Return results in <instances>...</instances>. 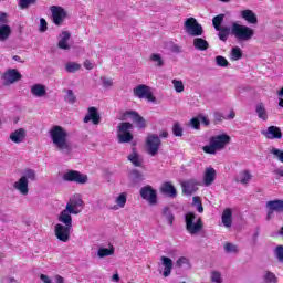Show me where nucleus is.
I'll use <instances>...</instances> for the list:
<instances>
[{
    "label": "nucleus",
    "instance_id": "1",
    "mask_svg": "<svg viewBox=\"0 0 283 283\" xmlns=\"http://www.w3.org/2000/svg\"><path fill=\"white\" fill-rule=\"evenodd\" d=\"M51 143L62 154H69L72 149L67 142V130L62 126H52L49 130Z\"/></svg>",
    "mask_w": 283,
    "mask_h": 283
},
{
    "label": "nucleus",
    "instance_id": "2",
    "mask_svg": "<svg viewBox=\"0 0 283 283\" xmlns=\"http://www.w3.org/2000/svg\"><path fill=\"white\" fill-rule=\"evenodd\" d=\"M83 209H85V202L83 201V197L76 193L69 199L65 209L60 212V216L72 220V216H78V213H81Z\"/></svg>",
    "mask_w": 283,
    "mask_h": 283
},
{
    "label": "nucleus",
    "instance_id": "3",
    "mask_svg": "<svg viewBox=\"0 0 283 283\" xmlns=\"http://www.w3.org/2000/svg\"><path fill=\"white\" fill-rule=\"evenodd\" d=\"M229 143H231V136L227 134L216 135L210 137L209 145L203 146L202 150L205 154L216 156V154H218V151H222Z\"/></svg>",
    "mask_w": 283,
    "mask_h": 283
},
{
    "label": "nucleus",
    "instance_id": "4",
    "mask_svg": "<svg viewBox=\"0 0 283 283\" xmlns=\"http://www.w3.org/2000/svg\"><path fill=\"white\" fill-rule=\"evenodd\" d=\"M36 180V172L32 169H27L22 176L13 184L14 191L20 196H28L30 193V182Z\"/></svg>",
    "mask_w": 283,
    "mask_h": 283
},
{
    "label": "nucleus",
    "instance_id": "5",
    "mask_svg": "<svg viewBox=\"0 0 283 283\" xmlns=\"http://www.w3.org/2000/svg\"><path fill=\"white\" fill-rule=\"evenodd\" d=\"M61 223L55 224L54 234L60 242H70V233H72V219H67L61 214L57 216Z\"/></svg>",
    "mask_w": 283,
    "mask_h": 283
},
{
    "label": "nucleus",
    "instance_id": "6",
    "mask_svg": "<svg viewBox=\"0 0 283 283\" xmlns=\"http://www.w3.org/2000/svg\"><path fill=\"white\" fill-rule=\"evenodd\" d=\"M231 33L235 36L239 43H247V41H251V39L255 36V30L251 29L249 25L240 24L238 22L232 23Z\"/></svg>",
    "mask_w": 283,
    "mask_h": 283
},
{
    "label": "nucleus",
    "instance_id": "7",
    "mask_svg": "<svg viewBox=\"0 0 283 283\" xmlns=\"http://www.w3.org/2000/svg\"><path fill=\"white\" fill-rule=\"evenodd\" d=\"M186 231L189 235H198L202 231L205 223H202V218L198 217L193 212H187L185 214Z\"/></svg>",
    "mask_w": 283,
    "mask_h": 283
},
{
    "label": "nucleus",
    "instance_id": "8",
    "mask_svg": "<svg viewBox=\"0 0 283 283\" xmlns=\"http://www.w3.org/2000/svg\"><path fill=\"white\" fill-rule=\"evenodd\" d=\"M184 29L186 34L189 36H202L205 34V29H202V24L198 23L196 18H188L184 23Z\"/></svg>",
    "mask_w": 283,
    "mask_h": 283
},
{
    "label": "nucleus",
    "instance_id": "9",
    "mask_svg": "<svg viewBox=\"0 0 283 283\" xmlns=\"http://www.w3.org/2000/svg\"><path fill=\"white\" fill-rule=\"evenodd\" d=\"M132 129L134 125L132 123H120L117 127V140L118 143H132L134 140V135H132Z\"/></svg>",
    "mask_w": 283,
    "mask_h": 283
},
{
    "label": "nucleus",
    "instance_id": "10",
    "mask_svg": "<svg viewBox=\"0 0 283 283\" xmlns=\"http://www.w3.org/2000/svg\"><path fill=\"white\" fill-rule=\"evenodd\" d=\"M139 195L142 196L143 200H146V202H148V205H156L158 202V192L156 191V189H154V187L149 185L144 186L139 190Z\"/></svg>",
    "mask_w": 283,
    "mask_h": 283
},
{
    "label": "nucleus",
    "instance_id": "11",
    "mask_svg": "<svg viewBox=\"0 0 283 283\" xmlns=\"http://www.w3.org/2000/svg\"><path fill=\"white\" fill-rule=\"evenodd\" d=\"M50 10L54 25H63V21L67 18V11L59 6H52Z\"/></svg>",
    "mask_w": 283,
    "mask_h": 283
},
{
    "label": "nucleus",
    "instance_id": "12",
    "mask_svg": "<svg viewBox=\"0 0 283 283\" xmlns=\"http://www.w3.org/2000/svg\"><path fill=\"white\" fill-rule=\"evenodd\" d=\"M133 92L137 98H145L148 103H155L156 101L154 93H151V88L145 84L138 85Z\"/></svg>",
    "mask_w": 283,
    "mask_h": 283
},
{
    "label": "nucleus",
    "instance_id": "13",
    "mask_svg": "<svg viewBox=\"0 0 283 283\" xmlns=\"http://www.w3.org/2000/svg\"><path fill=\"white\" fill-rule=\"evenodd\" d=\"M62 178L66 182H76L77 185H85L87 182V175H83L76 170L64 172Z\"/></svg>",
    "mask_w": 283,
    "mask_h": 283
},
{
    "label": "nucleus",
    "instance_id": "14",
    "mask_svg": "<svg viewBox=\"0 0 283 283\" xmlns=\"http://www.w3.org/2000/svg\"><path fill=\"white\" fill-rule=\"evenodd\" d=\"M160 137L158 135H148L146 138V149L150 156H156L160 149Z\"/></svg>",
    "mask_w": 283,
    "mask_h": 283
},
{
    "label": "nucleus",
    "instance_id": "15",
    "mask_svg": "<svg viewBox=\"0 0 283 283\" xmlns=\"http://www.w3.org/2000/svg\"><path fill=\"white\" fill-rule=\"evenodd\" d=\"M2 78H3L4 85L8 86V85H13V83L21 81L22 75L21 73H19L17 69H11L4 72V74L2 75Z\"/></svg>",
    "mask_w": 283,
    "mask_h": 283
},
{
    "label": "nucleus",
    "instance_id": "16",
    "mask_svg": "<svg viewBox=\"0 0 283 283\" xmlns=\"http://www.w3.org/2000/svg\"><path fill=\"white\" fill-rule=\"evenodd\" d=\"M182 192L186 193V196H191L192 193H196L198 190V186L200 185V181L198 179H188L180 182Z\"/></svg>",
    "mask_w": 283,
    "mask_h": 283
},
{
    "label": "nucleus",
    "instance_id": "17",
    "mask_svg": "<svg viewBox=\"0 0 283 283\" xmlns=\"http://www.w3.org/2000/svg\"><path fill=\"white\" fill-rule=\"evenodd\" d=\"M124 120H132L133 123H136L139 129H145V119L134 111H127L124 114Z\"/></svg>",
    "mask_w": 283,
    "mask_h": 283
},
{
    "label": "nucleus",
    "instance_id": "18",
    "mask_svg": "<svg viewBox=\"0 0 283 283\" xmlns=\"http://www.w3.org/2000/svg\"><path fill=\"white\" fill-rule=\"evenodd\" d=\"M269 140H280L282 138V129L277 126H270L266 130L261 132Z\"/></svg>",
    "mask_w": 283,
    "mask_h": 283
},
{
    "label": "nucleus",
    "instance_id": "19",
    "mask_svg": "<svg viewBox=\"0 0 283 283\" xmlns=\"http://www.w3.org/2000/svg\"><path fill=\"white\" fill-rule=\"evenodd\" d=\"M28 136V132L25 128H18L13 130L10 135V142L14 143L15 145H21L25 140V137Z\"/></svg>",
    "mask_w": 283,
    "mask_h": 283
},
{
    "label": "nucleus",
    "instance_id": "20",
    "mask_svg": "<svg viewBox=\"0 0 283 283\" xmlns=\"http://www.w3.org/2000/svg\"><path fill=\"white\" fill-rule=\"evenodd\" d=\"M240 17L243 21H247L249 25H258V14L251 9L240 11Z\"/></svg>",
    "mask_w": 283,
    "mask_h": 283
},
{
    "label": "nucleus",
    "instance_id": "21",
    "mask_svg": "<svg viewBox=\"0 0 283 283\" xmlns=\"http://www.w3.org/2000/svg\"><path fill=\"white\" fill-rule=\"evenodd\" d=\"M93 123V125H101V114L96 107H90L87 114L84 117V123Z\"/></svg>",
    "mask_w": 283,
    "mask_h": 283
},
{
    "label": "nucleus",
    "instance_id": "22",
    "mask_svg": "<svg viewBox=\"0 0 283 283\" xmlns=\"http://www.w3.org/2000/svg\"><path fill=\"white\" fill-rule=\"evenodd\" d=\"M216 176H217L216 168L213 167L206 168L203 172L205 187H211V185L216 182Z\"/></svg>",
    "mask_w": 283,
    "mask_h": 283
},
{
    "label": "nucleus",
    "instance_id": "23",
    "mask_svg": "<svg viewBox=\"0 0 283 283\" xmlns=\"http://www.w3.org/2000/svg\"><path fill=\"white\" fill-rule=\"evenodd\" d=\"M31 94L35 98H43L44 96H48V87L43 84H33L31 86Z\"/></svg>",
    "mask_w": 283,
    "mask_h": 283
},
{
    "label": "nucleus",
    "instance_id": "24",
    "mask_svg": "<svg viewBox=\"0 0 283 283\" xmlns=\"http://www.w3.org/2000/svg\"><path fill=\"white\" fill-rule=\"evenodd\" d=\"M161 265L164 266L163 275L164 277H169L171 271H174V261L169 256H161Z\"/></svg>",
    "mask_w": 283,
    "mask_h": 283
},
{
    "label": "nucleus",
    "instance_id": "25",
    "mask_svg": "<svg viewBox=\"0 0 283 283\" xmlns=\"http://www.w3.org/2000/svg\"><path fill=\"white\" fill-rule=\"evenodd\" d=\"M266 209L269 211H275L276 213H283V200L275 199L266 202Z\"/></svg>",
    "mask_w": 283,
    "mask_h": 283
},
{
    "label": "nucleus",
    "instance_id": "26",
    "mask_svg": "<svg viewBox=\"0 0 283 283\" xmlns=\"http://www.w3.org/2000/svg\"><path fill=\"white\" fill-rule=\"evenodd\" d=\"M125 205H127V193L122 192L115 198V205L111 209L112 211H118V209H125Z\"/></svg>",
    "mask_w": 283,
    "mask_h": 283
},
{
    "label": "nucleus",
    "instance_id": "27",
    "mask_svg": "<svg viewBox=\"0 0 283 283\" xmlns=\"http://www.w3.org/2000/svg\"><path fill=\"white\" fill-rule=\"evenodd\" d=\"M221 221L226 229H231V226L233 224V212L231 211V209L227 208L226 210H223Z\"/></svg>",
    "mask_w": 283,
    "mask_h": 283
},
{
    "label": "nucleus",
    "instance_id": "28",
    "mask_svg": "<svg viewBox=\"0 0 283 283\" xmlns=\"http://www.w3.org/2000/svg\"><path fill=\"white\" fill-rule=\"evenodd\" d=\"M70 32L67 31H63L61 34H60V40L57 42V48H60V50H70Z\"/></svg>",
    "mask_w": 283,
    "mask_h": 283
},
{
    "label": "nucleus",
    "instance_id": "29",
    "mask_svg": "<svg viewBox=\"0 0 283 283\" xmlns=\"http://www.w3.org/2000/svg\"><path fill=\"white\" fill-rule=\"evenodd\" d=\"M255 114L260 120H263L264 123L269 120V112H266V106H264V103H259L255 105Z\"/></svg>",
    "mask_w": 283,
    "mask_h": 283
},
{
    "label": "nucleus",
    "instance_id": "30",
    "mask_svg": "<svg viewBox=\"0 0 283 283\" xmlns=\"http://www.w3.org/2000/svg\"><path fill=\"white\" fill-rule=\"evenodd\" d=\"M160 191H161V193H165L166 196H169V198H176V195H177L176 188L169 181L164 182L161 185Z\"/></svg>",
    "mask_w": 283,
    "mask_h": 283
},
{
    "label": "nucleus",
    "instance_id": "31",
    "mask_svg": "<svg viewBox=\"0 0 283 283\" xmlns=\"http://www.w3.org/2000/svg\"><path fill=\"white\" fill-rule=\"evenodd\" d=\"M192 44L195 50H199V52L209 50V42L202 38H195Z\"/></svg>",
    "mask_w": 283,
    "mask_h": 283
},
{
    "label": "nucleus",
    "instance_id": "32",
    "mask_svg": "<svg viewBox=\"0 0 283 283\" xmlns=\"http://www.w3.org/2000/svg\"><path fill=\"white\" fill-rule=\"evenodd\" d=\"M114 245H108V248L101 247L97 250V258L103 260V258H109L111 255H114Z\"/></svg>",
    "mask_w": 283,
    "mask_h": 283
},
{
    "label": "nucleus",
    "instance_id": "33",
    "mask_svg": "<svg viewBox=\"0 0 283 283\" xmlns=\"http://www.w3.org/2000/svg\"><path fill=\"white\" fill-rule=\"evenodd\" d=\"M252 178H253V176L251 175V172L249 170H243V171L239 172V175L237 177V182H240L241 185H249V182H251Z\"/></svg>",
    "mask_w": 283,
    "mask_h": 283
},
{
    "label": "nucleus",
    "instance_id": "34",
    "mask_svg": "<svg viewBox=\"0 0 283 283\" xmlns=\"http://www.w3.org/2000/svg\"><path fill=\"white\" fill-rule=\"evenodd\" d=\"M10 34H12V29L8 24L0 25V41H8L10 39Z\"/></svg>",
    "mask_w": 283,
    "mask_h": 283
},
{
    "label": "nucleus",
    "instance_id": "35",
    "mask_svg": "<svg viewBox=\"0 0 283 283\" xmlns=\"http://www.w3.org/2000/svg\"><path fill=\"white\" fill-rule=\"evenodd\" d=\"M128 160L135 167H140V165H143V158H140V155H138L136 150H133V153L128 156Z\"/></svg>",
    "mask_w": 283,
    "mask_h": 283
},
{
    "label": "nucleus",
    "instance_id": "36",
    "mask_svg": "<svg viewBox=\"0 0 283 283\" xmlns=\"http://www.w3.org/2000/svg\"><path fill=\"white\" fill-rule=\"evenodd\" d=\"M149 61H151V63H154L157 67H163L165 65L163 55H160L158 53H153L149 57Z\"/></svg>",
    "mask_w": 283,
    "mask_h": 283
},
{
    "label": "nucleus",
    "instance_id": "37",
    "mask_svg": "<svg viewBox=\"0 0 283 283\" xmlns=\"http://www.w3.org/2000/svg\"><path fill=\"white\" fill-rule=\"evenodd\" d=\"M242 59V49L240 46L232 48L230 52V61H240Z\"/></svg>",
    "mask_w": 283,
    "mask_h": 283
},
{
    "label": "nucleus",
    "instance_id": "38",
    "mask_svg": "<svg viewBox=\"0 0 283 283\" xmlns=\"http://www.w3.org/2000/svg\"><path fill=\"white\" fill-rule=\"evenodd\" d=\"M223 251L228 254H235L238 253L240 250L238 249V245L231 242H226L223 244Z\"/></svg>",
    "mask_w": 283,
    "mask_h": 283
},
{
    "label": "nucleus",
    "instance_id": "39",
    "mask_svg": "<svg viewBox=\"0 0 283 283\" xmlns=\"http://www.w3.org/2000/svg\"><path fill=\"white\" fill-rule=\"evenodd\" d=\"M81 70V64L76 62H67L65 64V71L69 72V74H74V72H78Z\"/></svg>",
    "mask_w": 283,
    "mask_h": 283
},
{
    "label": "nucleus",
    "instance_id": "40",
    "mask_svg": "<svg viewBox=\"0 0 283 283\" xmlns=\"http://www.w3.org/2000/svg\"><path fill=\"white\" fill-rule=\"evenodd\" d=\"M263 282L264 283H276L277 282V276L273 272H264L263 273Z\"/></svg>",
    "mask_w": 283,
    "mask_h": 283
},
{
    "label": "nucleus",
    "instance_id": "41",
    "mask_svg": "<svg viewBox=\"0 0 283 283\" xmlns=\"http://www.w3.org/2000/svg\"><path fill=\"white\" fill-rule=\"evenodd\" d=\"M192 206L196 207L198 213H202L205 211V208L202 207V199L198 196L192 197Z\"/></svg>",
    "mask_w": 283,
    "mask_h": 283
},
{
    "label": "nucleus",
    "instance_id": "42",
    "mask_svg": "<svg viewBox=\"0 0 283 283\" xmlns=\"http://www.w3.org/2000/svg\"><path fill=\"white\" fill-rule=\"evenodd\" d=\"M270 154L275 158V160H279V163H283V150L280 148H271Z\"/></svg>",
    "mask_w": 283,
    "mask_h": 283
},
{
    "label": "nucleus",
    "instance_id": "43",
    "mask_svg": "<svg viewBox=\"0 0 283 283\" xmlns=\"http://www.w3.org/2000/svg\"><path fill=\"white\" fill-rule=\"evenodd\" d=\"M174 90L177 94H182L185 92V83L181 80H172Z\"/></svg>",
    "mask_w": 283,
    "mask_h": 283
},
{
    "label": "nucleus",
    "instance_id": "44",
    "mask_svg": "<svg viewBox=\"0 0 283 283\" xmlns=\"http://www.w3.org/2000/svg\"><path fill=\"white\" fill-rule=\"evenodd\" d=\"M217 31L219 32L218 36H219L220 41H227L229 39V34H231V29H229V28H223V29H220Z\"/></svg>",
    "mask_w": 283,
    "mask_h": 283
},
{
    "label": "nucleus",
    "instance_id": "45",
    "mask_svg": "<svg viewBox=\"0 0 283 283\" xmlns=\"http://www.w3.org/2000/svg\"><path fill=\"white\" fill-rule=\"evenodd\" d=\"M36 3V0H19L18 6L20 10H28L30 6H34Z\"/></svg>",
    "mask_w": 283,
    "mask_h": 283
},
{
    "label": "nucleus",
    "instance_id": "46",
    "mask_svg": "<svg viewBox=\"0 0 283 283\" xmlns=\"http://www.w3.org/2000/svg\"><path fill=\"white\" fill-rule=\"evenodd\" d=\"M222 21H224V14L216 15L212 19V25L216 30H220V25H222Z\"/></svg>",
    "mask_w": 283,
    "mask_h": 283
},
{
    "label": "nucleus",
    "instance_id": "47",
    "mask_svg": "<svg viewBox=\"0 0 283 283\" xmlns=\"http://www.w3.org/2000/svg\"><path fill=\"white\" fill-rule=\"evenodd\" d=\"M172 134L174 136H182L184 134V129H182V126L180 125V123L176 122L174 125H172Z\"/></svg>",
    "mask_w": 283,
    "mask_h": 283
},
{
    "label": "nucleus",
    "instance_id": "48",
    "mask_svg": "<svg viewBox=\"0 0 283 283\" xmlns=\"http://www.w3.org/2000/svg\"><path fill=\"white\" fill-rule=\"evenodd\" d=\"M65 101L66 103H71V105H74V103H76V95H74V91H66Z\"/></svg>",
    "mask_w": 283,
    "mask_h": 283
},
{
    "label": "nucleus",
    "instance_id": "49",
    "mask_svg": "<svg viewBox=\"0 0 283 283\" xmlns=\"http://www.w3.org/2000/svg\"><path fill=\"white\" fill-rule=\"evenodd\" d=\"M274 255H275L276 260H279V262H281V264H283V245H277L274 249Z\"/></svg>",
    "mask_w": 283,
    "mask_h": 283
},
{
    "label": "nucleus",
    "instance_id": "50",
    "mask_svg": "<svg viewBox=\"0 0 283 283\" xmlns=\"http://www.w3.org/2000/svg\"><path fill=\"white\" fill-rule=\"evenodd\" d=\"M210 280L211 282H214V283H222V274L218 271H213L210 274Z\"/></svg>",
    "mask_w": 283,
    "mask_h": 283
},
{
    "label": "nucleus",
    "instance_id": "51",
    "mask_svg": "<svg viewBox=\"0 0 283 283\" xmlns=\"http://www.w3.org/2000/svg\"><path fill=\"white\" fill-rule=\"evenodd\" d=\"M216 63L219 67H228L229 66V61L226 60V57L222 55H219L216 57Z\"/></svg>",
    "mask_w": 283,
    "mask_h": 283
},
{
    "label": "nucleus",
    "instance_id": "52",
    "mask_svg": "<svg viewBox=\"0 0 283 283\" xmlns=\"http://www.w3.org/2000/svg\"><path fill=\"white\" fill-rule=\"evenodd\" d=\"M176 265L180 268L182 266H188L190 268L191 264L189 263V260L186 256H180L177 261H176Z\"/></svg>",
    "mask_w": 283,
    "mask_h": 283
},
{
    "label": "nucleus",
    "instance_id": "53",
    "mask_svg": "<svg viewBox=\"0 0 283 283\" xmlns=\"http://www.w3.org/2000/svg\"><path fill=\"white\" fill-rule=\"evenodd\" d=\"M164 216L168 224H174V213H171V210H169V208L164 209Z\"/></svg>",
    "mask_w": 283,
    "mask_h": 283
},
{
    "label": "nucleus",
    "instance_id": "54",
    "mask_svg": "<svg viewBox=\"0 0 283 283\" xmlns=\"http://www.w3.org/2000/svg\"><path fill=\"white\" fill-rule=\"evenodd\" d=\"M101 81H102V85L105 90H109V87H112L114 85V81H112V78L101 77Z\"/></svg>",
    "mask_w": 283,
    "mask_h": 283
},
{
    "label": "nucleus",
    "instance_id": "55",
    "mask_svg": "<svg viewBox=\"0 0 283 283\" xmlns=\"http://www.w3.org/2000/svg\"><path fill=\"white\" fill-rule=\"evenodd\" d=\"M190 125L193 127V129H200V117H193L190 119Z\"/></svg>",
    "mask_w": 283,
    "mask_h": 283
},
{
    "label": "nucleus",
    "instance_id": "56",
    "mask_svg": "<svg viewBox=\"0 0 283 283\" xmlns=\"http://www.w3.org/2000/svg\"><path fill=\"white\" fill-rule=\"evenodd\" d=\"M40 32H46L48 31V21L45 19H40Z\"/></svg>",
    "mask_w": 283,
    "mask_h": 283
},
{
    "label": "nucleus",
    "instance_id": "57",
    "mask_svg": "<svg viewBox=\"0 0 283 283\" xmlns=\"http://www.w3.org/2000/svg\"><path fill=\"white\" fill-rule=\"evenodd\" d=\"M273 174L276 176V178H283V167L275 168Z\"/></svg>",
    "mask_w": 283,
    "mask_h": 283
},
{
    "label": "nucleus",
    "instance_id": "58",
    "mask_svg": "<svg viewBox=\"0 0 283 283\" xmlns=\"http://www.w3.org/2000/svg\"><path fill=\"white\" fill-rule=\"evenodd\" d=\"M84 67L85 70H94V62L90 60L84 61Z\"/></svg>",
    "mask_w": 283,
    "mask_h": 283
},
{
    "label": "nucleus",
    "instance_id": "59",
    "mask_svg": "<svg viewBox=\"0 0 283 283\" xmlns=\"http://www.w3.org/2000/svg\"><path fill=\"white\" fill-rule=\"evenodd\" d=\"M171 52H175L176 54H180V52H182V46H180L178 44H174L171 46Z\"/></svg>",
    "mask_w": 283,
    "mask_h": 283
},
{
    "label": "nucleus",
    "instance_id": "60",
    "mask_svg": "<svg viewBox=\"0 0 283 283\" xmlns=\"http://www.w3.org/2000/svg\"><path fill=\"white\" fill-rule=\"evenodd\" d=\"M40 280L43 282V283H54L52 282V279H50V276L45 275V274H41L40 275Z\"/></svg>",
    "mask_w": 283,
    "mask_h": 283
},
{
    "label": "nucleus",
    "instance_id": "61",
    "mask_svg": "<svg viewBox=\"0 0 283 283\" xmlns=\"http://www.w3.org/2000/svg\"><path fill=\"white\" fill-rule=\"evenodd\" d=\"M199 123H202V125H209V117L205 116V115H200L199 116Z\"/></svg>",
    "mask_w": 283,
    "mask_h": 283
},
{
    "label": "nucleus",
    "instance_id": "62",
    "mask_svg": "<svg viewBox=\"0 0 283 283\" xmlns=\"http://www.w3.org/2000/svg\"><path fill=\"white\" fill-rule=\"evenodd\" d=\"M227 120H233V118H235V113L233 111L230 112V114L224 117Z\"/></svg>",
    "mask_w": 283,
    "mask_h": 283
},
{
    "label": "nucleus",
    "instance_id": "63",
    "mask_svg": "<svg viewBox=\"0 0 283 283\" xmlns=\"http://www.w3.org/2000/svg\"><path fill=\"white\" fill-rule=\"evenodd\" d=\"M55 281H56V283H63V282H65V279L61 275H56Z\"/></svg>",
    "mask_w": 283,
    "mask_h": 283
},
{
    "label": "nucleus",
    "instance_id": "64",
    "mask_svg": "<svg viewBox=\"0 0 283 283\" xmlns=\"http://www.w3.org/2000/svg\"><path fill=\"white\" fill-rule=\"evenodd\" d=\"M159 136L160 138H167L169 136V133L167 130H163Z\"/></svg>",
    "mask_w": 283,
    "mask_h": 283
}]
</instances>
